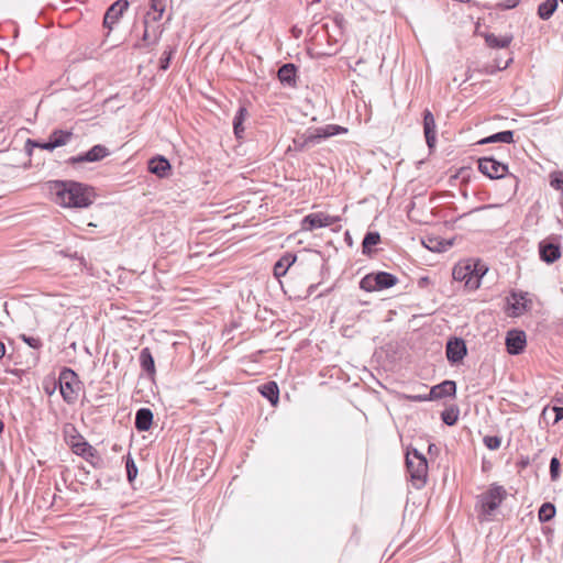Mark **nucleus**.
<instances>
[{"mask_svg":"<svg viewBox=\"0 0 563 563\" xmlns=\"http://www.w3.org/2000/svg\"><path fill=\"white\" fill-rule=\"evenodd\" d=\"M48 189L55 202L64 208H88L96 196L93 187L76 180H51Z\"/></svg>","mask_w":563,"mask_h":563,"instance_id":"obj_1","label":"nucleus"},{"mask_svg":"<svg viewBox=\"0 0 563 563\" xmlns=\"http://www.w3.org/2000/svg\"><path fill=\"white\" fill-rule=\"evenodd\" d=\"M406 467L412 486L417 489L424 487L428 479V461L418 449L407 450Z\"/></svg>","mask_w":563,"mask_h":563,"instance_id":"obj_2","label":"nucleus"},{"mask_svg":"<svg viewBox=\"0 0 563 563\" xmlns=\"http://www.w3.org/2000/svg\"><path fill=\"white\" fill-rule=\"evenodd\" d=\"M57 383L59 385V393L63 400L67 405H74L78 400L79 391L82 388V383L78 374L70 367H63L59 371Z\"/></svg>","mask_w":563,"mask_h":563,"instance_id":"obj_3","label":"nucleus"},{"mask_svg":"<svg viewBox=\"0 0 563 563\" xmlns=\"http://www.w3.org/2000/svg\"><path fill=\"white\" fill-rule=\"evenodd\" d=\"M506 489L497 484L490 487L477 497L476 508L481 520H488V517L500 506L506 498Z\"/></svg>","mask_w":563,"mask_h":563,"instance_id":"obj_4","label":"nucleus"},{"mask_svg":"<svg viewBox=\"0 0 563 563\" xmlns=\"http://www.w3.org/2000/svg\"><path fill=\"white\" fill-rule=\"evenodd\" d=\"M398 277L388 272H372L360 280V288L366 292L382 291L397 285Z\"/></svg>","mask_w":563,"mask_h":563,"instance_id":"obj_5","label":"nucleus"},{"mask_svg":"<svg viewBox=\"0 0 563 563\" xmlns=\"http://www.w3.org/2000/svg\"><path fill=\"white\" fill-rule=\"evenodd\" d=\"M144 31L142 34V37L139 42L134 44V48L142 49L146 48L153 45H156L164 32V26L162 24H158V22H154L153 19H151V11H148L144 19Z\"/></svg>","mask_w":563,"mask_h":563,"instance_id":"obj_6","label":"nucleus"},{"mask_svg":"<svg viewBox=\"0 0 563 563\" xmlns=\"http://www.w3.org/2000/svg\"><path fill=\"white\" fill-rule=\"evenodd\" d=\"M452 276L454 280L464 282L466 288L474 290L479 287L484 272H479L471 264H457L453 267Z\"/></svg>","mask_w":563,"mask_h":563,"instance_id":"obj_7","label":"nucleus"},{"mask_svg":"<svg viewBox=\"0 0 563 563\" xmlns=\"http://www.w3.org/2000/svg\"><path fill=\"white\" fill-rule=\"evenodd\" d=\"M340 221V216H330L324 212H312L302 218L300 228L302 231H313L316 229L330 227Z\"/></svg>","mask_w":563,"mask_h":563,"instance_id":"obj_8","label":"nucleus"},{"mask_svg":"<svg viewBox=\"0 0 563 563\" xmlns=\"http://www.w3.org/2000/svg\"><path fill=\"white\" fill-rule=\"evenodd\" d=\"M478 170L489 179H499L507 175L508 166L493 156H485L478 159Z\"/></svg>","mask_w":563,"mask_h":563,"instance_id":"obj_9","label":"nucleus"},{"mask_svg":"<svg viewBox=\"0 0 563 563\" xmlns=\"http://www.w3.org/2000/svg\"><path fill=\"white\" fill-rule=\"evenodd\" d=\"M110 155V151L102 144L93 145L89 151L81 153L76 156H71L66 161V164L76 166L82 163H95L100 162L104 157Z\"/></svg>","mask_w":563,"mask_h":563,"instance_id":"obj_10","label":"nucleus"},{"mask_svg":"<svg viewBox=\"0 0 563 563\" xmlns=\"http://www.w3.org/2000/svg\"><path fill=\"white\" fill-rule=\"evenodd\" d=\"M528 292H517L510 291V294L506 297L505 301V312L509 317H519L525 313L528 307Z\"/></svg>","mask_w":563,"mask_h":563,"instance_id":"obj_11","label":"nucleus"},{"mask_svg":"<svg viewBox=\"0 0 563 563\" xmlns=\"http://www.w3.org/2000/svg\"><path fill=\"white\" fill-rule=\"evenodd\" d=\"M445 354L450 364H457L467 355L466 343L462 338H450L445 345Z\"/></svg>","mask_w":563,"mask_h":563,"instance_id":"obj_12","label":"nucleus"},{"mask_svg":"<svg viewBox=\"0 0 563 563\" xmlns=\"http://www.w3.org/2000/svg\"><path fill=\"white\" fill-rule=\"evenodd\" d=\"M130 3L128 0H117L106 11L103 16V26L109 31L120 21L123 13L128 10Z\"/></svg>","mask_w":563,"mask_h":563,"instance_id":"obj_13","label":"nucleus"},{"mask_svg":"<svg viewBox=\"0 0 563 563\" xmlns=\"http://www.w3.org/2000/svg\"><path fill=\"white\" fill-rule=\"evenodd\" d=\"M527 344V335L523 330H510L506 335V349L511 355L523 352Z\"/></svg>","mask_w":563,"mask_h":563,"instance_id":"obj_14","label":"nucleus"},{"mask_svg":"<svg viewBox=\"0 0 563 563\" xmlns=\"http://www.w3.org/2000/svg\"><path fill=\"white\" fill-rule=\"evenodd\" d=\"M423 133L429 150H433L437 144V124L429 109H424L423 111Z\"/></svg>","mask_w":563,"mask_h":563,"instance_id":"obj_15","label":"nucleus"},{"mask_svg":"<svg viewBox=\"0 0 563 563\" xmlns=\"http://www.w3.org/2000/svg\"><path fill=\"white\" fill-rule=\"evenodd\" d=\"M539 255L540 258L548 264L556 262L561 257L560 244L550 240L541 241L539 243Z\"/></svg>","mask_w":563,"mask_h":563,"instance_id":"obj_16","label":"nucleus"},{"mask_svg":"<svg viewBox=\"0 0 563 563\" xmlns=\"http://www.w3.org/2000/svg\"><path fill=\"white\" fill-rule=\"evenodd\" d=\"M431 400L442 399L449 396H455L456 383L454 380H443L442 383L434 385L430 389Z\"/></svg>","mask_w":563,"mask_h":563,"instance_id":"obj_17","label":"nucleus"},{"mask_svg":"<svg viewBox=\"0 0 563 563\" xmlns=\"http://www.w3.org/2000/svg\"><path fill=\"white\" fill-rule=\"evenodd\" d=\"M311 131L313 133V140H316L318 144L331 136L347 133L346 128L338 124H327L324 126L311 129Z\"/></svg>","mask_w":563,"mask_h":563,"instance_id":"obj_18","label":"nucleus"},{"mask_svg":"<svg viewBox=\"0 0 563 563\" xmlns=\"http://www.w3.org/2000/svg\"><path fill=\"white\" fill-rule=\"evenodd\" d=\"M147 168L150 173L164 178L170 172L172 165L165 156L157 155L148 161Z\"/></svg>","mask_w":563,"mask_h":563,"instance_id":"obj_19","label":"nucleus"},{"mask_svg":"<svg viewBox=\"0 0 563 563\" xmlns=\"http://www.w3.org/2000/svg\"><path fill=\"white\" fill-rule=\"evenodd\" d=\"M153 424V412L150 408H140L136 410L134 426L139 432H145Z\"/></svg>","mask_w":563,"mask_h":563,"instance_id":"obj_20","label":"nucleus"},{"mask_svg":"<svg viewBox=\"0 0 563 563\" xmlns=\"http://www.w3.org/2000/svg\"><path fill=\"white\" fill-rule=\"evenodd\" d=\"M277 77L283 85L295 87L297 84V67L292 63L279 67Z\"/></svg>","mask_w":563,"mask_h":563,"instance_id":"obj_21","label":"nucleus"},{"mask_svg":"<svg viewBox=\"0 0 563 563\" xmlns=\"http://www.w3.org/2000/svg\"><path fill=\"white\" fill-rule=\"evenodd\" d=\"M77 441H68L71 451L82 459L93 456V446L80 434L76 433Z\"/></svg>","mask_w":563,"mask_h":563,"instance_id":"obj_22","label":"nucleus"},{"mask_svg":"<svg viewBox=\"0 0 563 563\" xmlns=\"http://www.w3.org/2000/svg\"><path fill=\"white\" fill-rule=\"evenodd\" d=\"M297 255L290 252L285 253L274 265L273 273L276 278L287 274V271L295 264Z\"/></svg>","mask_w":563,"mask_h":563,"instance_id":"obj_23","label":"nucleus"},{"mask_svg":"<svg viewBox=\"0 0 563 563\" xmlns=\"http://www.w3.org/2000/svg\"><path fill=\"white\" fill-rule=\"evenodd\" d=\"M249 115L247 108L244 104H241L233 118V132L236 139H243L245 128L243 125L244 121Z\"/></svg>","mask_w":563,"mask_h":563,"instance_id":"obj_24","label":"nucleus"},{"mask_svg":"<svg viewBox=\"0 0 563 563\" xmlns=\"http://www.w3.org/2000/svg\"><path fill=\"white\" fill-rule=\"evenodd\" d=\"M258 391L272 405H276L279 400V388L276 382L271 380L261 385Z\"/></svg>","mask_w":563,"mask_h":563,"instance_id":"obj_25","label":"nucleus"},{"mask_svg":"<svg viewBox=\"0 0 563 563\" xmlns=\"http://www.w3.org/2000/svg\"><path fill=\"white\" fill-rule=\"evenodd\" d=\"M512 143L514 142V131L505 130L497 133H494L489 136H486L477 142L479 145L492 144V143Z\"/></svg>","mask_w":563,"mask_h":563,"instance_id":"obj_26","label":"nucleus"},{"mask_svg":"<svg viewBox=\"0 0 563 563\" xmlns=\"http://www.w3.org/2000/svg\"><path fill=\"white\" fill-rule=\"evenodd\" d=\"M74 134L70 130L55 129L48 135L55 148L66 145L73 139Z\"/></svg>","mask_w":563,"mask_h":563,"instance_id":"obj_27","label":"nucleus"},{"mask_svg":"<svg viewBox=\"0 0 563 563\" xmlns=\"http://www.w3.org/2000/svg\"><path fill=\"white\" fill-rule=\"evenodd\" d=\"M139 361H140L141 368L147 375L155 374V362H154L152 352L148 347H144L141 350L140 355H139Z\"/></svg>","mask_w":563,"mask_h":563,"instance_id":"obj_28","label":"nucleus"},{"mask_svg":"<svg viewBox=\"0 0 563 563\" xmlns=\"http://www.w3.org/2000/svg\"><path fill=\"white\" fill-rule=\"evenodd\" d=\"M312 139H314L313 133H312L311 129H309L303 134L298 135L297 137L294 139L292 143H294L295 150L303 151L306 148H309V147L318 144L317 141L312 140Z\"/></svg>","mask_w":563,"mask_h":563,"instance_id":"obj_29","label":"nucleus"},{"mask_svg":"<svg viewBox=\"0 0 563 563\" xmlns=\"http://www.w3.org/2000/svg\"><path fill=\"white\" fill-rule=\"evenodd\" d=\"M380 242V234L377 231H368L362 241V253L366 256L373 254L372 247Z\"/></svg>","mask_w":563,"mask_h":563,"instance_id":"obj_30","label":"nucleus"},{"mask_svg":"<svg viewBox=\"0 0 563 563\" xmlns=\"http://www.w3.org/2000/svg\"><path fill=\"white\" fill-rule=\"evenodd\" d=\"M485 42L488 47L490 48H504L507 47L510 43L512 37L511 36H497L494 33H486L485 34Z\"/></svg>","mask_w":563,"mask_h":563,"instance_id":"obj_31","label":"nucleus"},{"mask_svg":"<svg viewBox=\"0 0 563 563\" xmlns=\"http://www.w3.org/2000/svg\"><path fill=\"white\" fill-rule=\"evenodd\" d=\"M33 147H37V148H41V150H46V151H49V152L55 150V146L53 145V143H52V141L49 139H47L45 142L27 139L26 142H25V151L30 155L32 153V148Z\"/></svg>","mask_w":563,"mask_h":563,"instance_id":"obj_32","label":"nucleus"},{"mask_svg":"<svg viewBox=\"0 0 563 563\" xmlns=\"http://www.w3.org/2000/svg\"><path fill=\"white\" fill-rule=\"evenodd\" d=\"M427 249L432 252H444L452 245L451 241H440L438 239L429 238L427 242L423 241Z\"/></svg>","mask_w":563,"mask_h":563,"instance_id":"obj_33","label":"nucleus"},{"mask_svg":"<svg viewBox=\"0 0 563 563\" xmlns=\"http://www.w3.org/2000/svg\"><path fill=\"white\" fill-rule=\"evenodd\" d=\"M558 7V0H547L539 5L538 13L541 19H549Z\"/></svg>","mask_w":563,"mask_h":563,"instance_id":"obj_34","label":"nucleus"},{"mask_svg":"<svg viewBox=\"0 0 563 563\" xmlns=\"http://www.w3.org/2000/svg\"><path fill=\"white\" fill-rule=\"evenodd\" d=\"M150 8L154 11L153 13L151 12V19L154 22H158L165 11L164 0H150Z\"/></svg>","mask_w":563,"mask_h":563,"instance_id":"obj_35","label":"nucleus"},{"mask_svg":"<svg viewBox=\"0 0 563 563\" xmlns=\"http://www.w3.org/2000/svg\"><path fill=\"white\" fill-rule=\"evenodd\" d=\"M441 419L446 426H454L459 419L457 408H448L441 412Z\"/></svg>","mask_w":563,"mask_h":563,"instance_id":"obj_36","label":"nucleus"},{"mask_svg":"<svg viewBox=\"0 0 563 563\" xmlns=\"http://www.w3.org/2000/svg\"><path fill=\"white\" fill-rule=\"evenodd\" d=\"M124 460H125L126 478H128L129 483H132L137 476V467H136V464L130 453L124 457Z\"/></svg>","mask_w":563,"mask_h":563,"instance_id":"obj_37","label":"nucleus"},{"mask_svg":"<svg viewBox=\"0 0 563 563\" xmlns=\"http://www.w3.org/2000/svg\"><path fill=\"white\" fill-rule=\"evenodd\" d=\"M175 52H176V48L173 47V46H167L164 49V52H163V54H162V56L159 58V69L161 70H167L168 69V67L170 65V60H172Z\"/></svg>","mask_w":563,"mask_h":563,"instance_id":"obj_38","label":"nucleus"},{"mask_svg":"<svg viewBox=\"0 0 563 563\" xmlns=\"http://www.w3.org/2000/svg\"><path fill=\"white\" fill-rule=\"evenodd\" d=\"M43 390L46 395L52 396L55 394L56 389H59V385L57 383V378L54 376H47L43 379L42 383Z\"/></svg>","mask_w":563,"mask_h":563,"instance_id":"obj_39","label":"nucleus"},{"mask_svg":"<svg viewBox=\"0 0 563 563\" xmlns=\"http://www.w3.org/2000/svg\"><path fill=\"white\" fill-rule=\"evenodd\" d=\"M555 516V507L550 504H543L539 510V519L540 521H549Z\"/></svg>","mask_w":563,"mask_h":563,"instance_id":"obj_40","label":"nucleus"},{"mask_svg":"<svg viewBox=\"0 0 563 563\" xmlns=\"http://www.w3.org/2000/svg\"><path fill=\"white\" fill-rule=\"evenodd\" d=\"M19 339L23 341L25 344H27L33 350L40 351L43 347V342L40 338H34L31 335H27L25 333H21L19 335Z\"/></svg>","mask_w":563,"mask_h":563,"instance_id":"obj_41","label":"nucleus"},{"mask_svg":"<svg viewBox=\"0 0 563 563\" xmlns=\"http://www.w3.org/2000/svg\"><path fill=\"white\" fill-rule=\"evenodd\" d=\"M550 185L556 190H563V173L560 170L551 173Z\"/></svg>","mask_w":563,"mask_h":563,"instance_id":"obj_42","label":"nucleus"},{"mask_svg":"<svg viewBox=\"0 0 563 563\" xmlns=\"http://www.w3.org/2000/svg\"><path fill=\"white\" fill-rule=\"evenodd\" d=\"M483 442L487 449L497 450L501 444V439L498 435H485Z\"/></svg>","mask_w":563,"mask_h":563,"instance_id":"obj_43","label":"nucleus"},{"mask_svg":"<svg viewBox=\"0 0 563 563\" xmlns=\"http://www.w3.org/2000/svg\"><path fill=\"white\" fill-rule=\"evenodd\" d=\"M520 0H499L496 8L500 10L514 9L519 4Z\"/></svg>","mask_w":563,"mask_h":563,"instance_id":"obj_44","label":"nucleus"},{"mask_svg":"<svg viewBox=\"0 0 563 563\" xmlns=\"http://www.w3.org/2000/svg\"><path fill=\"white\" fill-rule=\"evenodd\" d=\"M87 462H89L95 468L101 467L103 461L99 455L98 451L93 448V456H85Z\"/></svg>","mask_w":563,"mask_h":563,"instance_id":"obj_45","label":"nucleus"},{"mask_svg":"<svg viewBox=\"0 0 563 563\" xmlns=\"http://www.w3.org/2000/svg\"><path fill=\"white\" fill-rule=\"evenodd\" d=\"M64 433H65V439H66L67 443H68V441H77L76 433H78V432L74 426L68 424L64 429Z\"/></svg>","mask_w":563,"mask_h":563,"instance_id":"obj_46","label":"nucleus"},{"mask_svg":"<svg viewBox=\"0 0 563 563\" xmlns=\"http://www.w3.org/2000/svg\"><path fill=\"white\" fill-rule=\"evenodd\" d=\"M559 471H560V462L556 457H553L551 460V464H550V473H551L552 479H556L559 477Z\"/></svg>","mask_w":563,"mask_h":563,"instance_id":"obj_47","label":"nucleus"},{"mask_svg":"<svg viewBox=\"0 0 563 563\" xmlns=\"http://www.w3.org/2000/svg\"><path fill=\"white\" fill-rule=\"evenodd\" d=\"M406 399L413 401V402H423L431 400L430 393L429 394H422V395H406Z\"/></svg>","mask_w":563,"mask_h":563,"instance_id":"obj_48","label":"nucleus"},{"mask_svg":"<svg viewBox=\"0 0 563 563\" xmlns=\"http://www.w3.org/2000/svg\"><path fill=\"white\" fill-rule=\"evenodd\" d=\"M59 254L63 256V257H69L71 260H79V261H84V257L81 255L78 254V252H70L69 250H60L59 251Z\"/></svg>","mask_w":563,"mask_h":563,"instance_id":"obj_49","label":"nucleus"},{"mask_svg":"<svg viewBox=\"0 0 563 563\" xmlns=\"http://www.w3.org/2000/svg\"><path fill=\"white\" fill-rule=\"evenodd\" d=\"M551 410L555 413L554 423L563 419V407H553Z\"/></svg>","mask_w":563,"mask_h":563,"instance_id":"obj_50","label":"nucleus"},{"mask_svg":"<svg viewBox=\"0 0 563 563\" xmlns=\"http://www.w3.org/2000/svg\"><path fill=\"white\" fill-rule=\"evenodd\" d=\"M517 466L519 467V472H521V470H525L527 466H528V457L525 459H520L518 462H517Z\"/></svg>","mask_w":563,"mask_h":563,"instance_id":"obj_51","label":"nucleus"},{"mask_svg":"<svg viewBox=\"0 0 563 563\" xmlns=\"http://www.w3.org/2000/svg\"><path fill=\"white\" fill-rule=\"evenodd\" d=\"M429 283H430V279H429V277H427V276L420 277V278L418 279V286H419L420 288L426 287Z\"/></svg>","mask_w":563,"mask_h":563,"instance_id":"obj_52","label":"nucleus"},{"mask_svg":"<svg viewBox=\"0 0 563 563\" xmlns=\"http://www.w3.org/2000/svg\"><path fill=\"white\" fill-rule=\"evenodd\" d=\"M428 453L430 455H437L439 453V448L434 443H430L428 446Z\"/></svg>","mask_w":563,"mask_h":563,"instance_id":"obj_53","label":"nucleus"},{"mask_svg":"<svg viewBox=\"0 0 563 563\" xmlns=\"http://www.w3.org/2000/svg\"><path fill=\"white\" fill-rule=\"evenodd\" d=\"M5 123L4 121L0 118V139H4L5 137Z\"/></svg>","mask_w":563,"mask_h":563,"instance_id":"obj_54","label":"nucleus"},{"mask_svg":"<svg viewBox=\"0 0 563 563\" xmlns=\"http://www.w3.org/2000/svg\"><path fill=\"white\" fill-rule=\"evenodd\" d=\"M343 21H344V18H343V15H342V14H338V15H335V18H334V22H335V24H336L338 26H340V27H341V25H342Z\"/></svg>","mask_w":563,"mask_h":563,"instance_id":"obj_55","label":"nucleus"},{"mask_svg":"<svg viewBox=\"0 0 563 563\" xmlns=\"http://www.w3.org/2000/svg\"><path fill=\"white\" fill-rule=\"evenodd\" d=\"M510 60H511V59H508L507 62H505V63H504V65H501L500 63H497V64H496V66H495V68H496L497 70H503V69H505V68H507V67H508V65H509V62H510Z\"/></svg>","mask_w":563,"mask_h":563,"instance_id":"obj_56","label":"nucleus"},{"mask_svg":"<svg viewBox=\"0 0 563 563\" xmlns=\"http://www.w3.org/2000/svg\"><path fill=\"white\" fill-rule=\"evenodd\" d=\"M5 354V345L2 341H0V360L4 356Z\"/></svg>","mask_w":563,"mask_h":563,"instance_id":"obj_57","label":"nucleus"},{"mask_svg":"<svg viewBox=\"0 0 563 563\" xmlns=\"http://www.w3.org/2000/svg\"><path fill=\"white\" fill-rule=\"evenodd\" d=\"M318 285H310L308 288V292L312 294L317 289Z\"/></svg>","mask_w":563,"mask_h":563,"instance_id":"obj_58","label":"nucleus"},{"mask_svg":"<svg viewBox=\"0 0 563 563\" xmlns=\"http://www.w3.org/2000/svg\"><path fill=\"white\" fill-rule=\"evenodd\" d=\"M3 429H4V423H3V421L0 419V433H2Z\"/></svg>","mask_w":563,"mask_h":563,"instance_id":"obj_59","label":"nucleus"},{"mask_svg":"<svg viewBox=\"0 0 563 563\" xmlns=\"http://www.w3.org/2000/svg\"><path fill=\"white\" fill-rule=\"evenodd\" d=\"M345 240L351 242V236H350L349 232L345 233Z\"/></svg>","mask_w":563,"mask_h":563,"instance_id":"obj_60","label":"nucleus"},{"mask_svg":"<svg viewBox=\"0 0 563 563\" xmlns=\"http://www.w3.org/2000/svg\"><path fill=\"white\" fill-rule=\"evenodd\" d=\"M512 180H514V183H515V186H517V185H518V179H517V177L512 176Z\"/></svg>","mask_w":563,"mask_h":563,"instance_id":"obj_61","label":"nucleus"},{"mask_svg":"<svg viewBox=\"0 0 563 563\" xmlns=\"http://www.w3.org/2000/svg\"><path fill=\"white\" fill-rule=\"evenodd\" d=\"M468 168H461L460 169V174L464 173L465 170H467Z\"/></svg>","mask_w":563,"mask_h":563,"instance_id":"obj_62","label":"nucleus"},{"mask_svg":"<svg viewBox=\"0 0 563 563\" xmlns=\"http://www.w3.org/2000/svg\"><path fill=\"white\" fill-rule=\"evenodd\" d=\"M319 1H320V0H313V1H312V3H314V2H319Z\"/></svg>","mask_w":563,"mask_h":563,"instance_id":"obj_63","label":"nucleus"},{"mask_svg":"<svg viewBox=\"0 0 563 563\" xmlns=\"http://www.w3.org/2000/svg\"><path fill=\"white\" fill-rule=\"evenodd\" d=\"M561 1H562V3H563V0H561Z\"/></svg>","mask_w":563,"mask_h":563,"instance_id":"obj_64","label":"nucleus"}]
</instances>
